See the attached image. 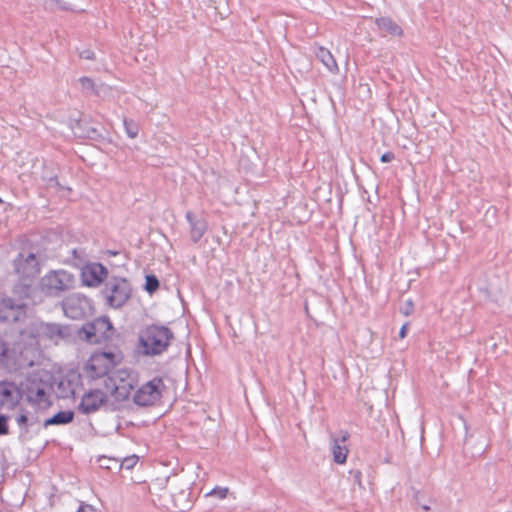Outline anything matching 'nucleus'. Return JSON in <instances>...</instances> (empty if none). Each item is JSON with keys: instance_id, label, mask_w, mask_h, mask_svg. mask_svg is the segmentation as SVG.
<instances>
[{"instance_id": "obj_1", "label": "nucleus", "mask_w": 512, "mask_h": 512, "mask_svg": "<svg viewBox=\"0 0 512 512\" xmlns=\"http://www.w3.org/2000/svg\"><path fill=\"white\" fill-rule=\"evenodd\" d=\"M173 332L166 326L150 325L146 327L139 336L141 351L144 355L154 356L162 354L167 350Z\"/></svg>"}, {"instance_id": "obj_2", "label": "nucleus", "mask_w": 512, "mask_h": 512, "mask_svg": "<svg viewBox=\"0 0 512 512\" xmlns=\"http://www.w3.org/2000/svg\"><path fill=\"white\" fill-rule=\"evenodd\" d=\"M119 361V356L112 352H95L87 360L84 373L90 379L106 377Z\"/></svg>"}, {"instance_id": "obj_3", "label": "nucleus", "mask_w": 512, "mask_h": 512, "mask_svg": "<svg viewBox=\"0 0 512 512\" xmlns=\"http://www.w3.org/2000/svg\"><path fill=\"white\" fill-rule=\"evenodd\" d=\"M75 285V277L66 270L51 271L41 279V288L49 295H58Z\"/></svg>"}, {"instance_id": "obj_4", "label": "nucleus", "mask_w": 512, "mask_h": 512, "mask_svg": "<svg viewBox=\"0 0 512 512\" xmlns=\"http://www.w3.org/2000/svg\"><path fill=\"white\" fill-rule=\"evenodd\" d=\"M165 385L161 378L155 377L142 385L133 395V401L138 406H150L162 396Z\"/></svg>"}, {"instance_id": "obj_5", "label": "nucleus", "mask_w": 512, "mask_h": 512, "mask_svg": "<svg viewBox=\"0 0 512 512\" xmlns=\"http://www.w3.org/2000/svg\"><path fill=\"white\" fill-rule=\"evenodd\" d=\"M130 287L125 279L114 278L106 283L104 294L109 304L121 307L130 297Z\"/></svg>"}, {"instance_id": "obj_6", "label": "nucleus", "mask_w": 512, "mask_h": 512, "mask_svg": "<svg viewBox=\"0 0 512 512\" xmlns=\"http://www.w3.org/2000/svg\"><path fill=\"white\" fill-rule=\"evenodd\" d=\"M62 308L65 316L71 319H82L92 310L88 298L79 294H72L62 302Z\"/></svg>"}, {"instance_id": "obj_7", "label": "nucleus", "mask_w": 512, "mask_h": 512, "mask_svg": "<svg viewBox=\"0 0 512 512\" xmlns=\"http://www.w3.org/2000/svg\"><path fill=\"white\" fill-rule=\"evenodd\" d=\"M14 270L22 280H32L40 273L38 259L34 253H19L14 260Z\"/></svg>"}, {"instance_id": "obj_8", "label": "nucleus", "mask_w": 512, "mask_h": 512, "mask_svg": "<svg viewBox=\"0 0 512 512\" xmlns=\"http://www.w3.org/2000/svg\"><path fill=\"white\" fill-rule=\"evenodd\" d=\"M111 329L112 325L107 318H99L94 322L86 323L80 331V336L89 343L97 344L107 337L105 333Z\"/></svg>"}, {"instance_id": "obj_9", "label": "nucleus", "mask_w": 512, "mask_h": 512, "mask_svg": "<svg viewBox=\"0 0 512 512\" xmlns=\"http://www.w3.org/2000/svg\"><path fill=\"white\" fill-rule=\"evenodd\" d=\"M108 401V396L100 389H91L85 392L78 404V411L82 414H92Z\"/></svg>"}, {"instance_id": "obj_10", "label": "nucleus", "mask_w": 512, "mask_h": 512, "mask_svg": "<svg viewBox=\"0 0 512 512\" xmlns=\"http://www.w3.org/2000/svg\"><path fill=\"white\" fill-rule=\"evenodd\" d=\"M25 303L21 300H14L6 297L0 300V320L19 321L24 315Z\"/></svg>"}, {"instance_id": "obj_11", "label": "nucleus", "mask_w": 512, "mask_h": 512, "mask_svg": "<svg viewBox=\"0 0 512 512\" xmlns=\"http://www.w3.org/2000/svg\"><path fill=\"white\" fill-rule=\"evenodd\" d=\"M108 274L107 269L100 263H92L82 271V280L86 286H98L106 278Z\"/></svg>"}, {"instance_id": "obj_12", "label": "nucleus", "mask_w": 512, "mask_h": 512, "mask_svg": "<svg viewBox=\"0 0 512 512\" xmlns=\"http://www.w3.org/2000/svg\"><path fill=\"white\" fill-rule=\"evenodd\" d=\"M38 333L57 343L59 340L69 336V329L55 323H41L38 327Z\"/></svg>"}, {"instance_id": "obj_13", "label": "nucleus", "mask_w": 512, "mask_h": 512, "mask_svg": "<svg viewBox=\"0 0 512 512\" xmlns=\"http://www.w3.org/2000/svg\"><path fill=\"white\" fill-rule=\"evenodd\" d=\"M22 397L21 390L11 382L0 383V401L3 405L14 406Z\"/></svg>"}, {"instance_id": "obj_14", "label": "nucleus", "mask_w": 512, "mask_h": 512, "mask_svg": "<svg viewBox=\"0 0 512 512\" xmlns=\"http://www.w3.org/2000/svg\"><path fill=\"white\" fill-rule=\"evenodd\" d=\"M349 438V433L347 431H341V435L339 438L332 439V454L334 462L338 464H344L347 459L348 449L345 445L341 443H345Z\"/></svg>"}, {"instance_id": "obj_15", "label": "nucleus", "mask_w": 512, "mask_h": 512, "mask_svg": "<svg viewBox=\"0 0 512 512\" xmlns=\"http://www.w3.org/2000/svg\"><path fill=\"white\" fill-rule=\"evenodd\" d=\"M134 389V379L124 380L120 378L119 384L113 382V387L111 388V394L117 400H125L129 397L131 391Z\"/></svg>"}, {"instance_id": "obj_16", "label": "nucleus", "mask_w": 512, "mask_h": 512, "mask_svg": "<svg viewBox=\"0 0 512 512\" xmlns=\"http://www.w3.org/2000/svg\"><path fill=\"white\" fill-rule=\"evenodd\" d=\"M316 56L331 73L337 74L339 72V66L329 49L319 46Z\"/></svg>"}, {"instance_id": "obj_17", "label": "nucleus", "mask_w": 512, "mask_h": 512, "mask_svg": "<svg viewBox=\"0 0 512 512\" xmlns=\"http://www.w3.org/2000/svg\"><path fill=\"white\" fill-rule=\"evenodd\" d=\"M375 23L381 31H384L391 36L401 37L404 34L403 29L388 17L378 18Z\"/></svg>"}, {"instance_id": "obj_18", "label": "nucleus", "mask_w": 512, "mask_h": 512, "mask_svg": "<svg viewBox=\"0 0 512 512\" xmlns=\"http://www.w3.org/2000/svg\"><path fill=\"white\" fill-rule=\"evenodd\" d=\"M74 419L73 411H60L56 413L51 418H48L44 421V427H48L50 425H63L72 422Z\"/></svg>"}, {"instance_id": "obj_19", "label": "nucleus", "mask_w": 512, "mask_h": 512, "mask_svg": "<svg viewBox=\"0 0 512 512\" xmlns=\"http://www.w3.org/2000/svg\"><path fill=\"white\" fill-rule=\"evenodd\" d=\"M30 399L40 407H46L50 404L48 395L42 388H38L35 395L30 396Z\"/></svg>"}, {"instance_id": "obj_20", "label": "nucleus", "mask_w": 512, "mask_h": 512, "mask_svg": "<svg viewBox=\"0 0 512 512\" xmlns=\"http://www.w3.org/2000/svg\"><path fill=\"white\" fill-rule=\"evenodd\" d=\"M229 494L228 487L216 486L211 491L205 494L206 497H215L217 499H225Z\"/></svg>"}, {"instance_id": "obj_21", "label": "nucleus", "mask_w": 512, "mask_h": 512, "mask_svg": "<svg viewBox=\"0 0 512 512\" xmlns=\"http://www.w3.org/2000/svg\"><path fill=\"white\" fill-rule=\"evenodd\" d=\"M124 126H125V130H126V133L127 135L130 137V138H136L137 135H138V132H139V129H138V126L136 123H134L133 121L131 120H124Z\"/></svg>"}, {"instance_id": "obj_22", "label": "nucleus", "mask_w": 512, "mask_h": 512, "mask_svg": "<svg viewBox=\"0 0 512 512\" xmlns=\"http://www.w3.org/2000/svg\"><path fill=\"white\" fill-rule=\"evenodd\" d=\"M159 287V281L156 276L154 275H148L146 276V283H145V289L152 293L156 291Z\"/></svg>"}, {"instance_id": "obj_23", "label": "nucleus", "mask_w": 512, "mask_h": 512, "mask_svg": "<svg viewBox=\"0 0 512 512\" xmlns=\"http://www.w3.org/2000/svg\"><path fill=\"white\" fill-rule=\"evenodd\" d=\"M16 423L23 433H28V417L26 414L21 413L16 418Z\"/></svg>"}, {"instance_id": "obj_24", "label": "nucleus", "mask_w": 512, "mask_h": 512, "mask_svg": "<svg viewBox=\"0 0 512 512\" xmlns=\"http://www.w3.org/2000/svg\"><path fill=\"white\" fill-rule=\"evenodd\" d=\"M205 233V226H192L191 228V239L193 242H197Z\"/></svg>"}, {"instance_id": "obj_25", "label": "nucleus", "mask_w": 512, "mask_h": 512, "mask_svg": "<svg viewBox=\"0 0 512 512\" xmlns=\"http://www.w3.org/2000/svg\"><path fill=\"white\" fill-rule=\"evenodd\" d=\"M138 462V457L136 455H133V456H130V457H126L124 458L121 463L119 464V467L122 468H126V469H131L133 468Z\"/></svg>"}, {"instance_id": "obj_26", "label": "nucleus", "mask_w": 512, "mask_h": 512, "mask_svg": "<svg viewBox=\"0 0 512 512\" xmlns=\"http://www.w3.org/2000/svg\"><path fill=\"white\" fill-rule=\"evenodd\" d=\"M8 417L0 414V436L7 435L9 433Z\"/></svg>"}, {"instance_id": "obj_27", "label": "nucleus", "mask_w": 512, "mask_h": 512, "mask_svg": "<svg viewBox=\"0 0 512 512\" xmlns=\"http://www.w3.org/2000/svg\"><path fill=\"white\" fill-rule=\"evenodd\" d=\"M402 313L406 316L410 315L413 311V303L411 300H408L406 302V307L404 309L401 310Z\"/></svg>"}, {"instance_id": "obj_28", "label": "nucleus", "mask_w": 512, "mask_h": 512, "mask_svg": "<svg viewBox=\"0 0 512 512\" xmlns=\"http://www.w3.org/2000/svg\"><path fill=\"white\" fill-rule=\"evenodd\" d=\"M350 474L353 476L354 478V481L358 484V485H361V477H362V474L359 470H351L350 471Z\"/></svg>"}, {"instance_id": "obj_29", "label": "nucleus", "mask_w": 512, "mask_h": 512, "mask_svg": "<svg viewBox=\"0 0 512 512\" xmlns=\"http://www.w3.org/2000/svg\"><path fill=\"white\" fill-rule=\"evenodd\" d=\"M77 512H96L95 508L88 504H81Z\"/></svg>"}, {"instance_id": "obj_30", "label": "nucleus", "mask_w": 512, "mask_h": 512, "mask_svg": "<svg viewBox=\"0 0 512 512\" xmlns=\"http://www.w3.org/2000/svg\"><path fill=\"white\" fill-rule=\"evenodd\" d=\"M80 82L83 87L93 88V86H94L93 81L88 77H82L80 79Z\"/></svg>"}, {"instance_id": "obj_31", "label": "nucleus", "mask_w": 512, "mask_h": 512, "mask_svg": "<svg viewBox=\"0 0 512 512\" xmlns=\"http://www.w3.org/2000/svg\"><path fill=\"white\" fill-rule=\"evenodd\" d=\"M394 159V154L392 152H386L381 156L382 162H390Z\"/></svg>"}, {"instance_id": "obj_32", "label": "nucleus", "mask_w": 512, "mask_h": 512, "mask_svg": "<svg viewBox=\"0 0 512 512\" xmlns=\"http://www.w3.org/2000/svg\"><path fill=\"white\" fill-rule=\"evenodd\" d=\"M407 330H408V323H405V324L402 325V327H401V329L399 331V337L401 339L406 337Z\"/></svg>"}, {"instance_id": "obj_33", "label": "nucleus", "mask_w": 512, "mask_h": 512, "mask_svg": "<svg viewBox=\"0 0 512 512\" xmlns=\"http://www.w3.org/2000/svg\"><path fill=\"white\" fill-rule=\"evenodd\" d=\"M104 460L113 461L115 464H118V460H116V459H110V458L106 459V458H104Z\"/></svg>"}, {"instance_id": "obj_34", "label": "nucleus", "mask_w": 512, "mask_h": 512, "mask_svg": "<svg viewBox=\"0 0 512 512\" xmlns=\"http://www.w3.org/2000/svg\"><path fill=\"white\" fill-rule=\"evenodd\" d=\"M2 314H10V311L8 309H3Z\"/></svg>"}, {"instance_id": "obj_35", "label": "nucleus", "mask_w": 512, "mask_h": 512, "mask_svg": "<svg viewBox=\"0 0 512 512\" xmlns=\"http://www.w3.org/2000/svg\"><path fill=\"white\" fill-rule=\"evenodd\" d=\"M104 467L107 468V469H111L110 465H105Z\"/></svg>"}, {"instance_id": "obj_36", "label": "nucleus", "mask_w": 512, "mask_h": 512, "mask_svg": "<svg viewBox=\"0 0 512 512\" xmlns=\"http://www.w3.org/2000/svg\"><path fill=\"white\" fill-rule=\"evenodd\" d=\"M2 203H3V200L0 198V204H2Z\"/></svg>"}]
</instances>
